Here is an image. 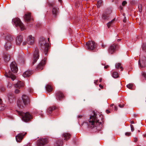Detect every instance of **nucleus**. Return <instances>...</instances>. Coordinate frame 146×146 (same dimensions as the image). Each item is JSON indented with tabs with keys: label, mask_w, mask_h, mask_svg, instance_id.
Wrapping results in <instances>:
<instances>
[{
	"label": "nucleus",
	"mask_w": 146,
	"mask_h": 146,
	"mask_svg": "<svg viewBox=\"0 0 146 146\" xmlns=\"http://www.w3.org/2000/svg\"><path fill=\"white\" fill-rule=\"evenodd\" d=\"M97 114L94 111V115L90 116L88 121L87 122L88 127L90 129H93L94 131H96L99 129L98 126L101 127L102 126L101 123L99 122V120L97 117Z\"/></svg>",
	"instance_id": "f257e3e1"
},
{
	"label": "nucleus",
	"mask_w": 146,
	"mask_h": 146,
	"mask_svg": "<svg viewBox=\"0 0 146 146\" xmlns=\"http://www.w3.org/2000/svg\"><path fill=\"white\" fill-rule=\"evenodd\" d=\"M40 43L41 49L42 50L45 55H46L49 48L48 43L46 42L44 39H42V41H40Z\"/></svg>",
	"instance_id": "f03ea898"
},
{
	"label": "nucleus",
	"mask_w": 146,
	"mask_h": 146,
	"mask_svg": "<svg viewBox=\"0 0 146 146\" xmlns=\"http://www.w3.org/2000/svg\"><path fill=\"white\" fill-rule=\"evenodd\" d=\"M19 115L21 116L22 120L24 122H28L30 121L31 119L33 118L32 116L29 112L25 113L20 112H19Z\"/></svg>",
	"instance_id": "7ed1b4c3"
},
{
	"label": "nucleus",
	"mask_w": 146,
	"mask_h": 146,
	"mask_svg": "<svg viewBox=\"0 0 146 146\" xmlns=\"http://www.w3.org/2000/svg\"><path fill=\"white\" fill-rule=\"evenodd\" d=\"M22 101L20 102L19 101L17 102V104L19 107L23 106V105H28L30 102V100L29 97L27 95H23L22 96Z\"/></svg>",
	"instance_id": "20e7f679"
},
{
	"label": "nucleus",
	"mask_w": 146,
	"mask_h": 146,
	"mask_svg": "<svg viewBox=\"0 0 146 146\" xmlns=\"http://www.w3.org/2000/svg\"><path fill=\"white\" fill-rule=\"evenodd\" d=\"M12 21L13 24L15 25L17 27H19L21 31L24 30L25 29L24 24L19 18H15L13 19Z\"/></svg>",
	"instance_id": "39448f33"
},
{
	"label": "nucleus",
	"mask_w": 146,
	"mask_h": 146,
	"mask_svg": "<svg viewBox=\"0 0 146 146\" xmlns=\"http://www.w3.org/2000/svg\"><path fill=\"white\" fill-rule=\"evenodd\" d=\"M39 56V49L37 48H35L34 52L33 54V64H34L37 61Z\"/></svg>",
	"instance_id": "423d86ee"
},
{
	"label": "nucleus",
	"mask_w": 146,
	"mask_h": 146,
	"mask_svg": "<svg viewBox=\"0 0 146 146\" xmlns=\"http://www.w3.org/2000/svg\"><path fill=\"white\" fill-rule=\"evenodd\" d=\"M88 49L90 50H94L96 47V44L94 41H89L86 43Z\"/></svg>",
	"instance_id": "0eeeda50"
},
{
	"label": "nucleus",
	"mask_w": 146,
	"mask_h": 146,
	"mask_svg": "<svg viewBox=\"0 0 146 146\" xmlns=\"http://www.w3.org/2000/svg\"><path fill=\"white\" fill-rule=\"evenodd\" d=\"M48 4L49 6L50 7H52V14L55 17H56L58 13V9H57L55 7V4L54 3H49Z\"/></svg>",
	"instance_id": "6e6552de"
},
{
	"label": "nucleus",
	"mask_w": 146,
	"mask_h": 146,
	"mask_svg": "<svg viewBox=\"0 0 146 146\" xmlns=\"http://www.w3.org/2000/svg\"><path fill=\"white\" fill-rule=\"evenodd\" d=\"M48 141L46 138H41L37 141V145L38 146H43L48 143Z\"/></svg>",
	"instance_id": "1a4fd4ad"
},
{
	"label": "nucleus",
	"mask_w": 146,
	"mask_h": 146,
	"mask_svg": "<svg viewBox=\"0 0 146 146\" xmlns=\"http://www.w3.org/2000/svg\"><path fill=\"white\" fill-rule=\"evenodd\" d=\"M139 63L140 68L145 67L146 66V58L145 57H143L139 59Z\"/></svg>",
	"instance_id": "9d476101"
},
{
	"label": "nucleus",
	"mask_w": 146,
	"mask_h": 146,
	"mask_svg": "<svg viewBox=\"0 0 146 146\" xmlns=\"http://www.w3.org/2000/svg\"><path fill=\"white\" fill-rule=\"evenodd\" d=\"M117 46V45L116 44H113L111 45L109 47L108 52L110 54H113L115 51Z\"/></svg>",
	"instance_id": "9b49d317"
},
{
	"label": "nucleus",
	"mask_w": 146,
	"mask_h": 146,
	"mask_svg": "<svg viewBox=\"0 0 146 146\" xmlns=\"http://www.w3.org/2000/svg\"><path fill=\"white\" fill-rule=\"evenodd\" d=\"M55 96L58 100H61L64 97L63 93L60 91L56 92L55 94Z\"/></svg>",
	"instance_id": "f8f14e48"
},
{
	"label": "nucleus",
	"mask_w": 146,
	"mask_h": 146,
	"mask_svg": "<svg viewBox=\"0 0 146 146\" xmlns=\"http://www.w3.org/2000/svg\"><path fill=\"white\" fill-rule=\"evenodd\" d=\"M11 71L13 73H16L18 70V68L16 65L15 62H12L10 64Z\"/></svg>",
	"instance_id": "ddd939ff"
},
{
	"label": "nucleus",
	"mask_w": 146,
	"mask_h": 146,
	"mask_svg": "<svg viewBox=\"0 0 146 146\" xmlns=\"http://www.w3.org/2000/svg\"><path fill=\"white\" fill-rule=\"evenodd\" d=\"M27 43L30 45H32L34 42V39L32 35H30L27 38Z\"/></svg>",
	"instance_id": "4468645a"
},
{
	"label": "nucleus",
	"mask_w": 146,
	"mask_h": 146,
	"mask_svg": "<svg viewBox=\"0 0 146 146\" xmlns=\"http://www.w3.org/2000/svg\"><path fill=\"white\" fill-rule=\"evenodd\" d=\"M23 40V37L21 35L18 36L16 39V42L17 45H20Z\"/></svg>",
	"instance_id": "2eb2a0df"
},
{
	"label": "nucleus",
	"mask_w": 146,
	"mask_h": 146,
	"mask_svg": "<svg viewBox=\"0 0 146 146\" xmlns=\"http://www.w3.org/2000/svg\"><path fill=\"white\" fill-rule=\"evenodd\" d=\"M31 13H25L24 16V18L26 22H28L31 20Z\"/></svg>",
	"instance_id": "dca6fc26"
},
{
	"label": "nucleus",
	"mask_w": 146,
	"mask_h": 146,
	"mask_svg": "<svg viewBox=\"0 0 146 146\" xmlns=\"http://www.w3.org/2000/svg\"><path fill=\"white\" fill-rule=\"evenodd\" d=\"M26 133H25L24 134H23L22 133H20L16 136V139L17 142H20L22 139H23V136Z\"/></svg>",
	"instance_id": "f3484780"
},
{
	"label": "nucleus",
	"mask_w": 146,
	"mask_h": 146,
	"mask_svg": "<svg viewBox=\"0 0 146 146\" xmlns=\"http://www.w3.org/2000/svg\"><path fill=\"white\" fill-rule=\"evenodd\" d=\"M46 63V60L43 59L42 60L41 62L38 65L37 68L38 69L42 70V68Z\"/></svg>",
	"instance_id": "a211bd4d"
},
{
	"label": "nucleus",
	"mask_w": 146,
	"mask_h": 146,
	"mask_svg": "<svg viewBox=\"0 0 146 146\" xmlns=\"http://www.w3.org/2000/svg\"><path fill=\"white\" fill-rule=\"evenodd\" d=\"M15 87L20 89L24 86V84L23 82L19 81L17 83L14 85Z\"/></svg>",
	"instance_id": "6ab92c4d"
},
{
	"label": "nucleus",
	"mask_w": 146,
	"mask_h": 146,
	"mask_svg": "<svg viewBox=\"0 0 146 146\" xmlns=\"http://www.w3.org/2000/svg\"><path fill=\"white\" fill-rule=\"evenodd\" d=\"M5 75L6 76L11 78V80L13 81L16 78V76L11 72H9L8 74H5Z\"/></svg>",
	"instance_id": "aec40b11"
},
{
	"label": "nucleus",
	"mask_w": 146,
	"mask_h": 146,
	"mask_svg": "<svg viewBox=\"0 0 146 146\" xmlns=\"http://www.w3.org/2000/svg\"><path fill=\"white\" fill-rule=\"evenodd\" d=\"M3 56L4 60L5 62H7L9 61L10 57L8 54L6 53H4Z\"/></svg>",
	"instance_id": "412c9836"
},
{
	"label": "nucleus",
	"mask_w": 146,
	"mask_h": 146,
	"mask_svg": "<svg viewBox=\"0 0 146 146\" xmlns=\"http://www.w3.org/2000/svg\"><path fill=\"white\" fill-rule=\"evenodd\" d=\"M62 136L64 137V140H67L70 139L71 135L68 133H64L62 134Z\"/></svg>",
	"instance_id": "4be33fe9"
},
{
	"label": "nucleus",
	"mask_w": 146,
	"mask_h": 146,
	"mask_svg": "<svg viewBox=\"0 0 146 146\" xmlns=\"http://www.w3.org/2000/svg\"><path fill=\"white\" fill-rule=\"evenodd\" d=\"M32 74V71L29 70H27L23 73V76L24 77H26L29 76Z\"/></svg>",
	"instance_id": "5701e85b"
},
{
	"label": "nucleus",
	"mask_w": 146,
	"mask_h": 146,
	"mask_svg": "<svg viewBox=\"0 0 146 146\" xmlns=\"http://www.w3.org/2000/svg\"><path fill=\"white\" fill-rule=\"evenodd\" d=\"M63 142L62 140L57 141L55 143V146H62Z\"/></svg>",
	"instance_id": "b1692460"
},
{
	"label": "nucleus",
	"mask_w": 146,
	"mask_h": 146,
	"mask_svg": "<svg viewBox=\"0 0 146 146\" xmlns=\"http://www.w3.org/2000/svg\"><path fill=\"white\" fill-rule=\"evenodd\" d=\"M8 96L9 100L10 102H11V100H13L15 96L12 93H9Z\"/></svg>",
	"instance_id": "393cba45"
},
{
	"label": "nucleus",
	"mask_w": 146,
	"mask_h": 146,
	"mask_svg": "<svg viewBox=\"0 0 146 146\" xmlns=\"http://www.w3.org/2000/svg\"><path fill=\"white\" fill-rule=\"evenodd\" d=\"M56 109L55 107L54 106L50 107L47 110V112L49 113H51L52 111Z\"/></svg>",
	"instance_id": "a878e982"
},
{
	"label": "nucleus",
	"mask_w": 146,
	"mask_h": 146,
	"mask_svg": "<svg viewBox=\"0 0 146 146\" xmlns=\"http://www.w3.org/2000/svg\"><path fill=\"white\" fill-rule=\"evenodd\" d=\"M11 46V43L10 41H8L7 42H6L5 45V47L7 50L10 48Z\"/></svg>",
	"instance_id": "bb28decb"
},
{
	"label": "nucleus",
	"mask_w": 146,
	"mask_h": 146,
	"mask_svg": "<svg viewBox=\"0 0 146 146\" xmlns=\"http://www.w3.org/2000/svg\"><path fill=\"white\" fill-rule=\"evenodd\" d=\"M102 18L105 20H108L109 18L108 14L106 13H104L102 15Z\"/></svg>",
	"instance_id": "cd10ccee"
},
{
	"label": "nucleus",
	"mask_w": 146,
	"mask_h": 146,
	"mask_svg": "<svg viewBox=\"0 0 146 146\" xmlns=\"http://www.w3.org/2000/svg\"><path fill=\"white\" fill-rule=\"evenodd\" d=\"M5 39L8 41L11 42L13 40V37L10 35H8L6 36Z\"/></svg>",
	"instance_id": "c85d7f7f"
},
{
	"label": "nucleus",
	"mask_w": 146,
	"mask_h": 146,
	"mask_svg": "<svg viewBox=\"0 0 146 146\" xmlns=\"http://www.w3.org/2000/svg\"><path fill=\"white\" fill-rule=\"evenodd\" d=\"M46 89L47 92H51L52 90L51 87L48 84H47L46 86Z\"/></svg>",
	"instance_id": "c756f323"
},
{
	"label": "nucleus",
	"mask_w": 146,
	"mask_h": 146,
	"mask_svg": "<svg viewBox=\"0 0 146 146\" xmlns=\"http://www.w3.org/2000/svg\"><path fill=\"white\" fill-rule=\"evenodd\" d=\"M121 64L120 63H118L116 64L115 65V67L116 68L118 69L120 68L121 69V71H122L123 70V68L121 66Z\"/></svg>",
	"instance_id": "7c9ffc66"
},
{
	"label": "nucleus",
	"mask_w": 146,
	"mask_h": 146,
	"mask_svg": "<svg viewBox=\"0 0 146 146\" xmlns=\"http://www.w3.org/2000/svg\"><path fill=\"white\" fill-rule=\"evenodd\" d=\"M102 2L101 0H99L97 2V6L98 7H100L102 5Z\"/></svg>",
	"instance_id": "2f4dec72"
},
{
	"label": "nucleus",
	"mask_w": 146,
	"mask_h": 146,
	"mask_svg": "<svg viewBox=\"0 0 146 146\" xmlns=\"http://www.w3.org/2000/svg\"><path fill=\"white\" fill-rule=\"evenodd\" d=\"M114 20V19H113L107 24V26L108 28H110V26L111 25L112 23L113 22Z\"/></svg>",
	"instance_id": "473e14b6"
},
{
	"label": "nucleus",
	"mask_w": 146,
	"mask_h": 146,
	"mask_svg": "<svg viewBox=\"0 0 146 146\" xmlns=\"http://www.w3.org/2000/svg\"><path fill=\"white\" fill-rule=\"evenodd\" d=\"M112 76L114 78H117L118 77V74L116 72H114L112 74Z\"/></svg>",
	"instance_id": "72a5a7b5"
},
{
	"label": "nucleus",
	"mask_w": 146,
	"mask_h": 146,
	"mask_svg": "<svg viewBox=\"0 0 146 146\" xmlns=\"http://www.w3.org/2000/svg\"><path fill=\"white\" fill-rule=\"evenodd\" d=\"M133 86V84H129L127 85V87L128 88L131 89L132 87Z\"/></svg>",
	"instance_id": "f704fd0d"
},
{
	"label": "nucleus",
	"mask_w": 146,
	"mask_h": 146,
	"mask_svg": "<svg viewBox=\"0 0 146 146\" xmlns=\"http://www.w3.org/2000/svg\"><path fill=\"white\" fill-rule=\"evenodd\" d=\"M138 9L139 11L140 12H141L142 11V6L141 4H139L138 5Z\"/></svg>",
	"instance_id": "c9c22d12"
},
{
	"label": "nucleus",
	"mask_w": 146,
	"mask_h": 146,
	"mask_svg": "<svg viewBox=\"0 0 146 146\" xmlns=\"http://www.w3.org/2000/svg\"><path fill=\"white\" fill-rule=\"evenodd\" d=\"M143 49L145 52H146V44H143L142 46Z\"/></svg>",
	"instance_id": "e433bc0d"
},
{
	"label": "nucleus",
	"mask_w": 146,
	"mask_h": 146,
	"mask_svg": "<svg viewBox=\"0 0 146 146\" xmlns=\"http://www.w3.org/2000/svg\"><path fill=\"white\" fill-rule=\"evenodd\" d=\"M142 76L145 78V80H146V73L144 72H143L141 73Z\"/></svg>",
	"instance_id": "4c0bfd02"
},
{
	"label": "nucleus",
	"mask_w": 146,
	"mask_h": 146,
	"mask_svg": "<svg viewBox=\"0 0 146 146\" xmlns=\"http://www.w3.org/2000/svg\"><path fill=\"white\" fill-rule=\"evenodd\" d=\"M131 130L132 131H133L134 130V128L133 126L132 125H130Z\"/></svg>",
	"instance_id": "58836bf2"
},
{
	"label": "nucleus",
	"mask_w": 146,
	"mask_h": 146,
	"mask_svg": "<svg viewBox=\"0 0 146 146\" xmlns=\"http://www.w3.org/2000/svg\"><path fill=\"white\" fill-rule=\"evenodd\" d=\"M20 92V90L18 89H16L15 91V92L16 94H18Z\"/></svg>",
	"instance_id": "ea45409f"
},
{
	"label": "nucleus",
	"mask_w": 146,
	"mask_h": 146,
	"mask_svg": "<svg viewBox=\"0 0 146 146\" xmlns=\"http://www.w3.org/2000/svg\"><path fill=\"white\" fill-rule=\"evenodd\" d=\"M106 46H107L106 45L104 44L103 43L101 45V46L102 48H105Z\"/></svg>",
	"instance_id": "a19ab883"
},
{
	"label": "nucleus",
	"mask_w": 146,
	"mask_h": 146,
	"mask_svg": "<svg viewBox=\"0 0 146 146\" xmlns=\"http://www.w3.org/2000/svg\"><path fill=\"white\" fill-rule=\"evenodd\" d=\"M0 90H1V91L2 92L4 91L5 90V88L4 87H1L0 88Z\"/></svg>",
	"instance_id": "79ce46f5"
},
{
	"label": "nucleus",
	"mask_w": 146,
	"mask_h": 146,
	"mask_svg": "<svg viewBox=\"0 0 146 146\" xmlns=\"http://www.w3.org/2000/svg\"><path fill=\"white\" fill-rule=\"evenodd\" d=\"M127 4V2L125 1H123L122 3V5L123 6Z\"/></svg>",
	"instance_id": "37998d69"
},
{
	"label": "nucleus",
	"mask_w": 146,
	"mask_h": 146,
	"mask_svg": "<svg viewBox=\"0 0 146 146\" xmlns=\"http://www.w3.org/2000/svg\"><path fill=\"white\" fill-rule=\"evenodd\" d=\"M131 134V133L130 132H126L125 133V135L127 136H129Z\"/></svg>",
	"instance_id": "c03bdc74"
},
{
	"label": "nucleus",
	"mask_w": 146,
	"mask_h": 146,
	"mask_svg": "<svg viewBox=\"0 0 146 146\" xmlns=\"http://www.w3.org/2000/svg\"><path fill=\"white\" fill-rule=\"evenodd\" d=\"M124 104H122L121 105L120 104H119V106L120 108H122L123 107H124Z\"/></svg>",
	"instance_id": "a18cd8bd"
},
{
	"label": "nucleus",
	"mask_w": 146,
	"mask_h": 146,
	"mask_svg": "<svg viewBox=\"0 0 146 146\" xmlns=\"http://www.w3.org/2000/svg\"><path fill=\"white\" fill-rule=\"evenodd\" d=\"M127 21V19L125 17L124 18V19L123 20V21L125 23Z\"/></svg>",
	"instance_id": "49530a36"
},
{
	"label": "nucleus",
	"mask_w": 146,
	"mask_h": 146,
	"mask_svg": "<svg viewBox=\"0 0 146 146\" xmlns=\"http://www.w3.org/2000/svg\"><path fill=\"white\" fill-rule=\"evenodd\" d=\"M8 86V87L10 88L12 86V84H10V83H9Z\"/></svg>",
	"instance_id": "de8ad7c7"
},
{
	"label": "nucleus",
	"mask_w": 146,
	"mask_h": 146,
	"mask_svg": "<svg viewBox=\"0 0 146 146\" xmlns=\"http://www.w3.org/2000/svg\"><path fill=\"white\" fill-rule=\"evenodd\" d=\"M106 111L107 113H109L110 112V111L108 110H106Z\"/></svg>",
	"instance_id": "09e8293b"
},
{
	"label": "nucleus",
	"mask_w": 146,
	"mask_h": 146,
	"mask_svg": "<svg viewBox=\"0 0 146 146\" xmlns=\"http://www.w3.org/2000/svg\"><path fill=\"white\" fill-rule=\"evenodd\" d=\"M27 43V42H26L25 41L23 42V45H25Z\"/></svg>",
	"instance_id": "8fccbe9b"
},
{
	"label": "nucleus",
	"mask_w": 146,
	"mask_h": 146,
	"mask_svg": "<svg viewBox=\"0 0 146 146\" xmlns=\"http://www.w3.org/2000/svg\"><path fill=\"white\" fill-rule=\"evenodd\" d=\"M3 106V105L1 104V100L0 99V107L1 106Z\"/></svg>",
	"instance_id": "3c124183"
},
{
	"label": "nucleus",
	"mask_w": 146,
	"mask_h": 146,
	"mask_svg": "<svg viewBox=\"0 0 146 146\" xmlns=\"http://www.w3.org/2000/svg\"><path fill=\"white\" fill-rule=\"evenodd\" d=\"M21 58V59L22 60V61H21V58H19V61H20L21 62H22V61L23 62V58Z\"/></svg>",
	"instance_id": "603ef678"
},
{
	"label": "nucleus",
	"mask_w": 146,
	"mask_h": 146,
	"mask_svg": "<svg viewBox=\"0 0 146 146\" xmlns=\"http://www.w3.org/2000/svg\"><path fill=\"white\" fill-rule=\"evenodd\" d=\"M137 138H134V141L135 142H136L137 141Z\"/></svg>",
	"instance_id": "864d4df0"
},
{
	"label": "nucleus",
	"mask_w": 146,
	"mask_h": 146,
	"mask_svg": "<svg viewBox=\"0 0 146 146\" xmlns=\"http://www.w3.org/2000/svg\"><path fill=\"white\" fill-rule=\"evenodd\" d=\"M99 86L100 88H103V86L101 84L99 85Z\"/></svg>",
	"instance_id": "5fc2aeb1"
},
{
	"label": "nucleus",
	"mask_w": 146,
	"mask_h": 146,
	"mask_svg": "<svg viewBox=\"0 0 146 146\" xmlns=\"http://www.w3.org/2000/svg\"><path fill=\"white\" fill-rule=\"evenodd\" d=\"M109 67V66L108 65H107V66H105L104 67V68L105 69H106L107 68H108Z\"/></svg>",
	"instance_id": "6e6d98bb"
},
{
	"label": "nucleus",
	"mask_w": 146,
	"mask_h": 146,
	"mask_svg": "<svg viewBox=\"0 0 146 146\" xmlns=\"http://www.w3.org/2000/svg\"><path fill=\"white\" fill-rule=\"evenodd\" d=\"M98 80H95L94 82V83L95 84H96V83L98 82Z\"/></svg>",
	"instance_id": "4d7b16f0"
},
{
	"label": "nucleus",
	"mask_w": 146,
	"mask_h": 146,
	"mask_svg": "<svg viewBox=\"0 0 146 146\" xmlns=\"http://www.w3.org/2000/svg\"><path fill=\"white\" fill-rule=\"evenodd\" d=\"M117 107L116 106H115V110H117Z\"/></svg>",
	"instance_id": "13d9d810"
},
{
	"label": "nucleus",
	"mask_w": 146,
	"mask_h": 146,
	"mask_svg": "<svg viewBox=\"0 0 146 146\" xmlns=\"http://www.w3.org/2000/svg\"><path fill=\"white\" fill-rule=\"evenodd\" d=\"M130 123L131 124H133L134 123V122L133 121H131Z\"/></svg>",
	"instance_id": "bf43d9fd"
},
{
	"label": "nucleus",
	"mask_w": 146,
	"mask_h": 146,
	"mask_svg": "<svg viewBox=\"0 0 146 146\" xmlns=\"http://www.w3.org/2000/svg\"><path fill=\"white\" fill-rule=\"evenodd\" d=\"M58 1L60 3H61L62 2V0H58Z\"/></svg>",
	"instance_id": "052dcab7"
},
{
	"label": "nucleus",
	"mask_w": 146,
	"mask_h": 146,
	"mask_svg": "<svg viewBox=\"0 0 146 146\" xmlns=\"http://www.w3.org/2000/svg\"><path fill=\"white\" fill-rule=\"evenodd\" d=\"M102 78H100V79L99 82H101L102 81Z\"/></svg>",
	"instance_id": "680f3d73"
},
{
	"label": "nucleus",
	"mask_w": 146,
	"mask_h": 146,
	"mask_svg": "<svg viewBox=\"0 0 146 146\" xmlns=\"http://www.w3.org/2000/svg\"><path fill=\"white\" fill-rule=\"evenodd\" d=\"M26 146H30V144H29L27 145Z\"/></svg>",
	"instance_id": "e2e57ef3"
},
{
	"label": "nucleus",
	"mask_w": 146,
	"mask_h": 146,
	"mask_svg": "<svg viewBox=\"0 0 146 146\" xmlns=\"http://www.w3.org/2000/svg\"><path fill=\"white\" fill-rule=\"evenodd\" d=\"M120 8L121 9H122V7L120 6Z\"/></svg>",
	"instance_id": "0e129e2a"
},
{
	"label": "nucleus",
	"mask_w": 146,
	"mask_h": 146,
	"mask_svg": "<svg viewBox=\"0 0 146 146\" xmlns=\"http://www.w3.org/2000/svg\"><path fill=\"white\" fill-rule=\"evenodd\" d=\"M144 135V137H145V136H146V134L144 135Z\"/></svg>",
	"instance_id": "69168bd1"
},
{
	"label": "nucleus",
	"mask_w": 146,
	"mask_h": 146,
	"mask_svg": "<svg viewBox=\"0 0 146 146\" xmlns=\"http://www.w3.org/2000/svg\"><path fill=\"white\" fill-rule=\"evenodd\" d=\"M113 105V104H111L110 105L111 106H112Z\"/></svg>",
	"instance_id": "338daca9"
},
{
	"label": "nucleus",
	"mask_w": 146,
	"mask_h": 146,
	"mask_svg": "<svg viewBox=\"0 0 146 146\" xmlns=\"http://www.w3.org/2000/svg\"><path fill=\"white\" fill-rule=\"evenodd\" d=\"M120 40H121V39H118L117 40V41H120Z\"/></svg>",
	"instance_id": "774afa93"
}]
</instances>
